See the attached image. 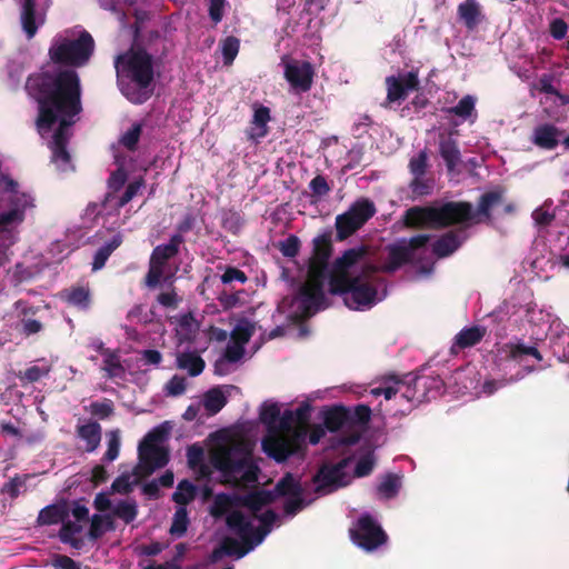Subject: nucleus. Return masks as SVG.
Returning a JSON list of instances; mask_svg holds the SVG:
<instances>
[{"label": "nucleus", "instance_id": "obj_22", "mask_svg": "<svg viewBox=\"0 0 569 569\" xmlns=\"http://www.w3.org/2000/svg\"><path fill=\"white\" fill-rule=\"evenodd\" d=\"M76 433L78 438L86 442V452H93L99 448L102 428L98 421H88L87 423L78 425Z\"/></svg>", "mask_w": 569, "mask_h": 569}, {"label": "nucleus", "instance_id": "obj_2", "mask_svg": "<svg viewBox=\"0 0 569 569\" xmlns=\"http://www.w3.org/2000/svg\"><path fill=\"white\" fill-rule=\"evenodd\" d=\"M311 411V405L303 401L295 410L280 412L276 427L262 439V449L268 457L283 462L306 449Z\"/></svg>", "mask_w": 569, "mask_h": 569}, {"label": "nucleus", "instance_id": "obj_46", "mask_svg": "<svg viewBox=\"0 0 569 569\" xmlns=\"http://www.w3.org/2000/svg\"><path fill=\"white\" fill-rule=\"evenodd\" d=\"M280 417V407L276 402H264L261 406L259 418L268 427V433L273 429Z\"/></svg>", "mask_w": 569, "mask_h": 569}, {"label": "nucleus", "instance_id": "obj_3", "mask_svg": "<svg viewBox=\"0 0 569 569\" xmlns=\"http://www.w3.org/2000/svg\"><path fill=\"white\" fill-rule=\"evenodd\" d=\"M118 76L128 78L132 83L122 84V94L134 104H142L153 93L154 78L152 56L143 48L130 49L116 59Z\"/></svg>", "mask_w": 569, "mask_h": 569}, {"label": "nucleus", "instance_id": "obj_41", "mask_svg": "<svg viewBox=\"0 0 569 569\" xmlns=\"http://www.w3.org/2000/svg\"><path fill=\"white\" fill-rule=\"evenodd\" d=\"M102 370L106 371L109 379L121 378L124 375L126 369L121 363L118 350H112L103 356Z\"/></svg>", "mask_w": 569, "mask_h": 569}, {"label": "nucleus", "instance_id": "obj_5", "mask_svg": "<svg viewBox=\"0 0 569 569\" xmlns=\"http://www.w3.org/2000/svg\"><path fill=\"white\" fill-rule=\"evenodd\" d=\"M376 271V267L367 264L355 278L346 280V284H341L340 290L329 287V292L341 296L345 305L351 310H369L382 299L378 296V287L372 278Z\"/></svg>", "mask_w": 569, "mask_h": 569}, {"label": "nucleus", "instance_id": "obj_56", "mask_svg": "<svg viewBox=\"0 0 569 569\" xmlns=\"http://www.w3.org/2000/svg\"><path fill=\"white\" fill-rule=\"evenodd\" d=\"M278 248L283 257L295 258L300 251L301 241L297 236L290 234L283 241L279 242Z\"/></svg>", "mask_w": 569, "mask_h": 569}, {"label": "nucleus", "instance_id": "obj_21", "mask_svg": "<svg viewBox=\"0 0 569 569\" xmlns=\"http://www.w3.org/2000/svg\"><path fill=\"white\" fill-rule=\"evenodd\" d=\"M273 502V496L270 490H256L251 491L243 496H238L236 498V505L247 508L256 515L260 511L264 506H268Z\"/></svg>", "mask_w": 569, "mask_h": 569}, {"label": "nucleus", "instance_id": "obj_58", "mask_svg": "<svg viewBox=\"0 0 569 569\" xmlns=\"http://www.w3.org/2000/svg\"><path fill=\"white\" fill-rule=\"evenodd\" d=\"M180 301L181 298L178 296L172 283L169 284L167 291H162L157 296V302L167 309L178 308Z\"/></svg>", "mask_w": 569, "mask_h": 569}, {"label": "nucleus", "instance_id": "obj_27", "mask_svg": "<svg viewBox=\"0 0 569 569\" xmlns=\"http://www.w3.org/2000/svg\"><path fill=\"white\" fill-rule=\"evenodd\" d=\"M350 409L343 406H335L323 416V426L331 432L339 431L345 428H350L349 425Z\"/></svg>", "mask_w": 569, "mask_h": 569}, {"label": "nucleus", "instance_id": "obj_24", "mask_svg": "<svg viewBox=\"0 0 569 569\" xmlns=\"http://www.w3.org/2000/svg\"><path fill=\"white\" fill-rule=\"evenodd\" d=\"M70 510L66 501L52 503L40 510L37 522L39 526H51L62 523L68 519Z\"/></svg>", "mask_w": 569, "mask_h": 569}, {"label": "nucleus", "instance_id": "obj_52", "mask_svg": "<svg viewBox=\"0 0 569 569\" xmlns=\"http://www.w3.org/2000/svg\"><path fill=\"white\" fill-rule=\"evenodd\" d=\"M90 413L100 419L104 420L111 417L114 412L113 401L110 399H103L102 401H93L89 406Z\"/></svg>", "mask_w": 569, "mask_h": 569}, {"label": "nucleus", "instance_id": "obj_23", "mask_svg": "<svg viewBox=\"0 0 569 569\" xmlns=\"http://www.w3.org/2000/svg\"><path fill=\"white\" fill-rule=\"evenodd\" d=\"M184 242L181 234L171 236L166 244L157 246L150 256V260L157 264L164 266L167 262L179 253L180 246Z\"/></svg>", "mask_w": 569, "mask_h": 569}, {"label": "nucleus", "instance_id": "obj_53", "mask_svg": "<svg viewBox=\"0 0 569 569\" xmlns=\"http://www.w3.org/2000/svg\"><path fill=\"white\" fill-rule=\"evenodd\" d=\"M113 513L116 517L123 520L126 523H130L136 519L138 515L137 503L134 501H120L116 506Z\"/></svg>", "mask_w": 569, "mask_h": 569}, {"label": "nucleus", "instance_id": "obj_13", "mask_svg": "<svg viewBox=\"0 0 569 569\" xmlns=\"http://www.w3.org/2000/svg\"><path fill=\"white\" fill-rule=\"evenodd\" d=\"M473 207L468 201H447L436 206L437 229L467 223L475 219Z\"/></svg>", "mask_w": 569, "mask_h": 569}, {"label": "nucleus", "instance_id": "obj_6", "mask_svg": "<svg viewBox=\"0 0 569 569\" xmlns=\"http://www.w3.org/2000/svg\"><path fill=\"white\" fill-rule=\"evenodd\" d=\"M94 50L92 36L83 30L74 40L61 39L49 49L52 62L69 67H82L87 64Z\"/></svg>", "mask_w": 569, "mask_h": 569}, {"label": "nucleus", "instance_id": "obj_32", "mask_svg": "<svg viewBox=\"0 0 569 569\" xmlns=\"http://www.w3.org/2000/svg\"><path fill=\"white\" fill-rule=\"evenodd\" d=\"M122 234L117 232L109 241L101 246L93 256L92 271L102 269L109 257L122 244Z\"/></svg>", "mask_w": 569, "mask_h": 569}, {"label": "nucleus", "instance_id": "obj_60", "mask_svg": "<svg viewBox=\"0 0 569 569\" xmlns=\"http://www.w3.org/2000/svg\"><path fill=\"white\" fill-rule=\"evenodd\" d=\"M142 127L140 123H134L132 127L121 137L120 142L129 151H134L141 136Z\"/></svg>", "mask_w": 569, "mask_h": 569}, {"label": "nucleus", "instance_id": "obj_9", "mask_svg": "<svg viewBox=\"0 0 569 569\" xmlns=\"http://www.w3.org/2000/svg\"><path fill=\"white\" fill-rule=\"evenodd\" d=\"M349 533L352 542L368 552L377 550L388 540L385 530L370 515L359 517Z\"/></svg>", "mask_w": 569, "mask_h": 569}, {"label": "nucleus", "instance_id": "obj_48", "mask_svg": "<svg viewBox=\"0 0 569 569\" xmlns=\"http://www.w3.org/2000/svg\"><path fill=\"white\" fill-rule=\"evenodd\" d=\"M428 153L427 150H420L416 156H413L408 163L409 172L413 177H423L428 170Z\"/></svg>", "mask_w": 569, "mask_h": 569}, {"label": "nucleus", "instance_id": "obj_19", "mask_svg": "<svg viewBox=\"0 0 569 569\" xmlns=\"http://www.w3.org/2000/svg\"><path fill=\"white\" fill-rule=\"evenodd\" d=\"M388 258L382 266V271L392 273L400 269L402 266L410 263L412 257L410 256V248L406 247V242L398 244H390L387 247Z\"/></svg>", "mask_w": 569, "mask_h": 569}, {"label": "nucleus", "instance_id": "obj_18", "mask_svg": "<svg viewBox=\"0 0 569 569\" xmlns=\"http://www.w3.org/2000/svg\"><path fill=\"white\" fill-rule=\"evenodd\" d=\"M403 224L410 229H437L436 206H415L407 209Z\"/></svg>", "mask_w": 569, "mask_h": 569}, {"label": "nucleus", "instance_id": "obj_59", "mask_svg": "<svg viewBox=\"0 0 569 569\" xmlns=\"http://www.w3.org/2000/svg\"><path fill=\"white\" fill-rule=\"evenodd\" d=\"M163 272L164 266L157 264L149 260V270L144 277V284L150 289L157 288L160 284Z\"/></svg>", "mask_w": 569, "mask_h": 569}, {"label": "nucleus", "instance_id": "obj_11", "mask_svg": "<svg viewBox=\"0 0 569 569\" xmlns=\"http://www.w3.org/2000/svg\"><path fill=\"white\" fill-rule=\"evenodd\" d=\"M387 97L381 104L385 109H390L393 103L405 101L410 91L420 89L419 71L413 69L399 76H389L385 80Z\"/></svg>", "mask_w": 569, "mask_h": 569}, {"label": "nucleus", "instance_id": "obj_61", "mask_svg": "<svg viewBox=\"0 0 569 569\" xmlns=\"http://www.w3.org/2000/svg\"><path fill=\"white\" fill-rule=\"evenodd\" d=\"M409 188L415 196H428L432 191L433 182L431 179H425L423 177H413Z\"/></svg>", "mask_w": 569, "mask_h": 569}, {"label": "nucleus", "instance_id": "obj_25", "mask_svg": "<svg viewBox=\"0 0 569 569\" xmlns=\"http://www.w3.org/2000/svg\"><path fill=\"white\" fill-rule=\"evenodd\" d=\"M462 243L460 232L450 230L439 237L432 244V252L438 258H446L452 254Z\"/></svg>", "mask_w": 569, "mask_h": 569}, {"label": "nucleus", "instance_id": "obj_17", "mask_svg": "<svg viewBox=\"0 0 569 569\" xmlns=\"http://www.w3.org/2000/svg\"><path fill=\"white\" fill-rule=\"evenodd\" d=\"M283 77L295 93H306L312 88L315 69L309 61L290 60L284 63Z\"/></svg>", "mask_w": 569, "mask_h": 569}, {"label": "nucleus", "instance_id": "obj_35", "mask_svg": "<svg viewBox=\"0 0 569 569\" xmlns=\"http://www.w3.org/2000/svg\"><path fill=\"white\" fill-rule=\"evenodd\" d=\"M82 531V526L80 523L64 520L59 530L58 537L62 543L70 545L74 549H81L83 546V540L81 538L76 537Z\"/></svg>", "mask_w": 569, "mask_h": 569}, {"label": "nucleus", "instance_id": "obj_29", "mask_svg": "<svg viewBox=\"0 0 569 569\" xmlns=\"http://www.w3.org/2000/svg\"><path fill=\"white\" fill-rule=\"evenodd\" d=\"M37 1L38 0H22L20 21L22 30L24 31L28 39H32L39 28L37 23Z\"/></svg>", "mask_w": 569, "mask_h": 569}, {"label": "nucleus", "instance_id": "obj_33", "mask_svg": "<svg viewBox=\"0 0 569 569\" xmlns=\"http://www.w3.org/2000/svg\"><path fill=\"white\" fill-rule=\"evenodd\" d=\"M503 202V189L499 188L481 194L478 201L477 214L491 221V209Z\"/></svg>", "mask_w": 569, "mask_h": 569}, {"label": "nucleus", "instance_id": "obj_54", "mask_svg": "<svg viewBox=\"0 0 569 569\" xmlns=\"http://www.w3.org/2000/svg\"><path fill=\"white\" fill-rule=\"evenodd\" d=\"M188 523L189 519L186 508L181 507L177 509L173 516L172 525L170 527V533L178 537L183 536L187 532Z\"/></svg>", "mask_w": 569, "mask_h": 569}, {"label": "nucleus", "instance_id": "obj_4", "mask_svg": "<svg viewBox=\"0 0 569 569\" xmlns=\"http://www.w3.org/2000/svg\"><path fill=\"white\" fill-rule=\"evenodd\" d=\"M210 462L228 483L242 486L258 480L260 469L252 459L251 450L243 441L217 446L210 452Z\"/></svg>", "mask_w": 569, "mask_h": 569}, {"label": "nucleus", "instance_id": "obj_28", "mask_svg": "<svg viewBox=\"0 0 569 569\" xmlns=\"http://www.w3.org/2000/svg\"><path fill=\"white\" fill-rule=\"evenodd\" d=\"M273 496V501L279 497H295V496H303V488L301 482L295 478V476L290 472H287L279 481L276 483L273 490H270Z\"/></svg>", "mask_w": 569, "mask_h": 569}, {"label": "nucleus", "instance_id": "obj_36", "mask_svg": "<svg viewBox=\"0 0 569 569\" xmlns=\"http://www.w3.org/2000/svg\"><path fill=\"white\" fill-rule=\"evenodd\" d=\"M421 379L418 377H411L410 375H406L403 377H399L397 375H390L386 377V382H393L399 388L400 386L406 387L405 391L401 393V397L408 401L418 400L416 388L420 383Z\"/></svg>", "mask_w": 569, "mask_h": 569}, {"label": "nucleus", "instance_id": "obj_47", "mask_svg": "<svg viewBox=\"0 0 569 569\" xmlns=\"http://www.w3.org/2000/svg\"><path fill=\"white\" fill-rule=\"evenodd\" d=\"M270 121V109L264 106L256 108L253 113L252 123L259 130L257 134H252V138H263L268 133L267 123Z\"/></svg>", "mask_w": 569, "mask_h": 569}, {"label": "nucleus", "instance_id": "obj_7", "mask_svg": "<svg viewBox=\"0 0 569 569\" xmlns=\"http://www.w3.org/2000/svg\"><path fill=\"white\" fill-rule=\"evenodd\" d=\"M154 441L156 435L150 432L139 445V461L132 470V475L136 477L134 483H139L140 479L149 477L157 469L163 468L169 462L168 449L156 445Z\"/></svg>", "mask_w": 569, "mask_h": 569}, {"label": "nucleus", "instance_id": "obj_15", "mask_svg": "<svg viewBox=\"0 0 569 569\" xmlns=\"http://www.w3.org/2000/svg\"><path fill=\"white\" fill-rule=\"evenodd\" d=\"M226 525L231 531L239 535L244 545L252 546V549L260 545L270 532L269 529L261 526L254 529L251 521L239 510L227 515Z\"/></svg>", "mask_w": 569, "mask_h": 569}, {"label": "nucleus", "instance_id": "obj_12", "mask_svg": "<svg viewBox=\"0 0 569 569\" xmlns=\"http://www.w3.org/2000/svg\"><path fill=\"white\" fill-rule=\"evenodd\" d=\"M312 250L308 259V273L328 277L329 260L333 252L332 230L328 229L312 239Z\"/></svg>", "mask_w": 569, "mask_h": 569}, {"label": "nucleus", "instance_id": "obj_20", "mask_svg": "<svg viewBox=\"0 0 569 569\" xmlns=\"http://www.w3.org/2000/svg\"><path fill=\"white\" fill-rule=\"evenodd\" d=\"M457 13L468 30H475L485 19L480 4L476 0H465L458 6Z\"/></svg>", "mask_w": 569, "mask_h": 569}, {"label": "nucleus", "instance_id": "obj_34", "mask_svg": "<svg viewBox=\"0 0 569 569\" xmlns=\"http://www.w3.org/2000/svg\"><path fill=\"white\" fill-rule=\"evenodd\" d=\"M17 308L20 306H23L21 309V315L23 316L20 320L21 323V332L29 337L31 335H36L40 332L43 329V325L36 319L29 318V316H34L38 311L37 307L33 306H27L22 301H18L16 303Z\"/></svg>", "mask_w": 569, "mask_h": 569}, {"label": "nucleus", "instance_id": "obj_51", "mask_svg": "<svg viewBox=\"0 0 569 569\" xmlns=\"http://www.w3.org/2000/svg\"><path fill=\"white\" fill-rule=\"evenodd\" d=\"M400 488V478L396 475H388L378 486V492L386 499L397 496Z\"/></svg>", "mask_w": 569, "mask_h": 569}, {"label": "nucleus", "instance_id": "obj_62", "mask_svg": "<svg viewBox=\"0 0 569 569\" xmlns=\"http://www.w3.org/2000/svg\"><path fill=\"white\" fill-rule=\"evenodd\" d=\"M143 186H144V179L142 177L130 182L127 186V189L123 192V194L119 198L117 207L122 208L127 203H129L133 199V197L139 192L141 187H143Z\"/></svg>", "mask_w": 569, "mask_h": 569}, {"label": "nucleus", "instance_id": "obj_26", "mask_svg": "<svg viewBox=\"0 0 569 569\" xmlns=\"http://www.w3.org/2000/svg\"><path fill=\"white\" fill-rule=\"evenodd\" d=\"M559 129L550 123L540 124L533 130L532 142L546 150L555 149L558 143Z\"/></svg>", "mask_w": 569, "mask_h": 569}, {"label": "nucleus", "instance_id": "obj_57", "mask_svg": "<svg viewBox=\"0 0 569 569\" xmlns=\"http://www.w3.org/2000/svg\"><path fill=\"white\" fill-rule=\"evenodd\" d=\"M371 419V409L367 405H357L353 410H350L349 425L350 428L355 425H367Z\"/></svg>", "mask_w": 569, "mask_h": 569}, {"label": "nucleus", "instance_id": "obj_38", "mask_svg": "<svg viewBox=\"0 0 569 569\" xmlns=\"http://www.w3.org/2000/svg\"><path fill=\"white\" fill-rule=\"evenodd\" d=\"M486 335V329L473 326L463 328L455 338V343L460 349H466L479 343Z\"/></svg>", "mask_w": 569, "mask_h": 569}, {"label": "nucleus", "instance_id": "obj_39", "mask_svg": "<svg viewBox=\"0 0 569 569\" xmlns=\"http://www.w3.org/2000/svg\"><path fill=\"white\" fill-rule=\"evenodd\" d=\"M442 111L446 114H455L463 121L468 120L473 113H476V98L471 94H466L455 107L443 108Z\"/></svg>", "mask_w": 569, "mask_h": 569}, {"label": "nucleus", "instance_id": "obj_40", "mask_svg": "<svg viewBox=\"0 0 569 569\" xmlns=\"http://www.w3.org/2000/svg\"><path fill=\"white\" fill-rule=\"evenodd\" d=\"M113 529V521L110 516L93 515L90 520L88 537L90 540L101 538L107 530Z\"/></svg>", "mask_w": 569, "mask_h": 569}, {"label": "nucleus", "instance_id": "obj_42", "mask_svg": "<svg viewBox=\"0 0 569 569\" xmlns=\"http://www.w3.org/2000/svg\"><path fill=\"white\" fill-rule=\"evenodd\" d=\"M226 403L227 398L218 387L209 389L203 396V406L211 415L218 413Z\"/></svg>", "mask_w": 569, "mask_h": 569}, {"label": "nucleus", "instance_id": "obj_55", "mask_svg": "<svg viewBox=\"0 0 569 569\" xmlns=\"http://www.w3.org/2000/svg\"><path fill=\"white\" fill-rule=\"evenodd\" d=\"M108 437V448L104 452L103 460L111 462L116 460L119 456L120 451V431L118 429L111 430L107 435Z\"/></svg>", "mask_w": 569, "mask_h": 569}, {"label": "nucleus", "instance_id": "obj_31", "mask_svg": "<svg viewBox=\"0 0 569 569\" xmlns=\"http://www.w3.org/2000/svg\"><path fill=\"white\" fill-rule=\"evenodd\" d=\"M439 153L443 159L448 171H453L461 161L458 142L450 137L440 139Z\"/></svg>", "mask_w": 569, "mask_h": 569}, {"label": "nucleus", "instance_id": "obj_44", "mask_svg": "<svg viewBox=\"0 0 569 569\" xmlns=\"http://www.w3.org/2000/svg\"><path fill=\"white\" fill-rule=\"evenodd\" d=\"M196 497V486L184 479L178 483L177 490L172 495V500L180 505L186 506L191 502Z\"/></svg>", "mask_w": 569, "mask_h": 569}, {"label": "nucleus", "instance_id": "obj_64", "mask_svg": "<svg viewBox=\"0 0 569 569\" xmlns=\"http://www.w3.org/2000/svg\"><path fill=\"white\" fill-rule=\"evenodd\" d=\"M128 174L123 168H118L108 178V188L112 192L119 191L127 182Z\"/></svg>", "mask_w": 569, "mask_h": 569}, {"label": "nucleus", "instance_id": "obj_30", "mask_svg": "<svg viewBox=\"0 0 569 569\" xmlns=\"http://www.w3.org/2000/svg\"><path fill=\"white\" fill-rule=\"evenodd\" d=\"M176 365L178 369L186 370L191 377L201 375L206 367L204 360L194 351L179 352Z\"/></svg>", "mask_w": 569, "mask_h": 569}, {"label": "nucleus", "instance_id": "obj_45", "mask_svg": "<svg viewBox=\"0 0 569 569\" xmlns=\"http://www.w3.org/2000/svg\"><path fill=\"white\" fill-rule=\"evenodd\" d=\"M220 545L226 556H236L238 559L244 557L252 549V546L244 545L243 541L240 543L232 537H224Z\"/></svg>", "mask_w": 569, "mask_h": 569}, {"label": "nucleus", "instance_id": "obj_1", "mask_svg": "<svg viewBox=\"0 0 569 569\" xmlns=\"http://www.w3.org/2000/svg\"><path fill=\"white\" fill-rule=\"evenodd\" d=\"M27 88L38 102L36 127L39 134L47 136L58 123L49 142L51 161L67 170L72 167L67 148L72 136L71 127L82 112L80 78L72 69L43 72L29 77Z\"/></svg>", "mask_w": 569, "mask_h": 569}, {"label": "nucleus", "instance_id": "obj_10", "mask_svg": "<svg viewBox=\"0 0 569 569\" xmlns=\"http://www.w3.org/2000/svg\"><path fill=\"white\" fill-rule=\"evenodd\" d=\"M367 254V248L363 246L347 249L342 256L338 257L329 270V287L340 290L341 284H346V280L355 278L356 264Z\"/></svg>", "mask_w": 569, "mask_h": 569}, {"label": "nucleus", "instance_id": "obj_14", "mask_svg": "<svg viewBox=\"0 0 569 569\" xmlns=\"http://www.w3.org/2000/svg\"><path fill=\"white\" fill-rule=\"evenodd\" d=\"M327 278L307 272V280L300 286L298 291L300 308L303 315H313L325 301L323 284Z\"/></svg>", "mask_w": 569, "mask_h": 569}, {"label": "nucleus", "instance_id": "obj_16", "mask_svg": "<svg viewBox=\"0 0 569 569\" xmlns=\"http://www.w3.org/2000/svg\"><path fill=\"white\" fill-rule=\"evenodd\" d=\"M351 457H346L335 465L323 463L317 473L312 477V482L317 486V493L327 492V488L337 489L347 485L345 481V469L351 462Z\"/></svg>", "mask_w": 569, "mask_h": 569}, {"label": "nucleus", "instance_id": "obj_37", "mask_svg": "<svg viewBox=\"0 0 569 569\" xmlns=\"http://www.w3.org/2000/svg\"><path fill=\"white\" fill-rule=\"evenodd\" d=\"M64 300L70 306L77 307L79 309L86 310L89 308L91 302L90 290L87 287H71L67 289L62 293Z\"/></svg>", "mask_w": 569, "mask_h": 569}, {"label": "nucleus", "instance_id": "obj_49", "mask_svg": "<svg viewBox=\"0 0 569 569\" xmlns=\"http://www.w3.org/2000/svg\"><path fill=\"white\" fill-rule=\"evenodd\" d=\"M254 332V327L249 321L244 320L238 323L231 331V339L234 343H240L244 347L249 342Z\"/></svg>", "mask_w": 569, "mask_h": 569}, {"label": "nucleus", "instance_id": "obj_8", "mask_svg": "<svg viewBox=\"0 0 569 569\" xmlns=\"http://www.w3.org/2000/svg\"><path fill=\"white\" fill-rule=\"evenodd\" d=\"M376 213L375 203L362 198L355 201L350 208L336 217V239L343 241L357 232Z\"/></svg>", "mask_w": 569, "mask_h": 569}, {"label": "nucleus", "instance_id": "obj_63", "mask_svg": "<svg viewBox=\"0 0 569 569\" xmlns=\"http://www.w3.org/2000/svg\"><path fill=\"white\" fill-rule=\"evenodd\" d=\"M227 6V0H209L208 14L214 24L222 21Z\"/></svg>", "mask_w": 569, "mask_h": 569}, {"label": "nucleus", "instance_id": "obj_50", "mask_svg": "<svg viewBox=\"0 0 569 569\" xmlns=\"http://www.w3.org/2000/svg\"><path fill=\"white\" fill-rule=\"evenodd\" d=\"M221 49H222L223 63L226 66H230V64H232V62L234 61V59L239 52L240 40L233 36H229L222 41Z\"/></svg>", "mask_w": 569, "mask_h": 569}, {"label": "nucleus", "instance_id": "obj_43", "mask_svg": "<svg viewBox=\"0 0 569 569\" xmlns=\"http://www.w3.org/2000/svg\"><path fill=\"white\" fill-rule=\"evenodd\" d=\"M506 348L509 350L508 358L512 360H522L525 357H533L537 361H542L540 351L533 346H526L525 343H507Z\"/></svg>", "mask_w": 569, "mask_h": 569}]
</instances>
